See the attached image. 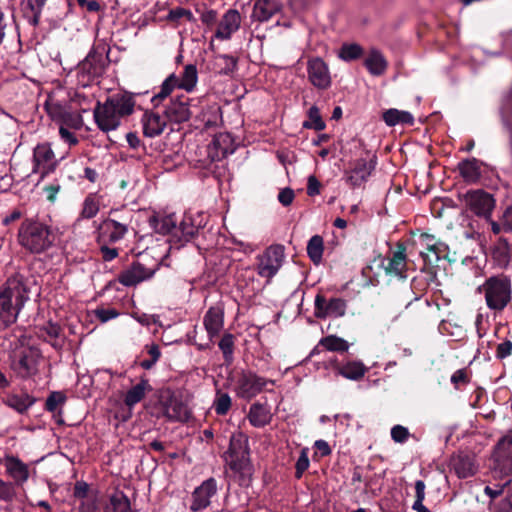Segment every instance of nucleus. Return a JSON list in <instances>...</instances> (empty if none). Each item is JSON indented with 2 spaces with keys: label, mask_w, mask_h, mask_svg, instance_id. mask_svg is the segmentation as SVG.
Returning a JSON list of instances; mask_svg holds the SVG:
<instances>
[{
  "label": "nucleus",
  "mask_w": 512,
  "mask_h": 512,
  "mask_svg": "<svg viewBox=\"0 0 512 512\" xmlns=\"http://www.w3.org/2000/svg\"><path fill=\"white\" fill-rule=\"evenodd\" d=\"M319 345L328 351L339 353L347 352L349 349V343L336 335H328L321 338Z\"/></svg>",
  "instance_id": "37998d69"
},
{
  "label": "nucleus",
  "mask_w": 512,
  "mask_h": 512,
  "mask_svg": "<svg viewBox=\"0 0 512 512\" xmlns=\"http://www.w3.org/2000/svg\"><path fill=\"white\" fill-rule=\"evenodd\" d=\"M450 467L461 479L473 476L477 470L473 457L465 453L453 455L450 459Z\"/></svg>",
  "instance_id": "393cba45"
},
{
  "label": "nucleus",
  "mask_w": 512,
  "mask_h": 512,
  "mask_svg": "<svg viewBox=\"0 0 512 512\" xmlns=\"http://www.w3.org/2000/svg\"><path fill=\"white\" fill-rule=\"evenodd\" d=\"M409 437L410 432L408 428L399 424L391 428V438L394 442L403 444L409 439Z\"/></svg>",
  "instance_id": "bf43d9fd"
},
{
  "label": "nucleus",
  "mask_w": 512,
  "mask_h": 512,
  "mask_svg": "<svg viewBox=\"0 0 512 512\" xmlns=\"http://www.w3.org/2000/svg\"><path fill=\"white\" fill-rule=\"evenodd\" d=\"M183 20L190 23H196L197 21L191 10L183 7L170 9L166 16V21L171 23L174 27H178Z\"/></svg>",
  "instance_id": "ea45409f"
},
{
  "label": "nucleus",
  "mask_w": 512,
  "mask_h": 512,
  "mask_svg": "<svg viewBox=\"0 0 512 512\" xmlns=\"http://www.w3.org/2000/svg\"><path fill=\"white\" fill-rule=\"evenodd\" d=\"M203 324L210 340L219 336L224 325V310L221 306L210 307L203 318Z\"/></svg>",
  "instance_id": "b1692460"
},
{
  "label": "nucleus",
  "mask_w": 512,
  "mask_h": 512,
  "mask_svg": "<svg viewBox=\"0 0 512 512\" xmlns=\"http://www.w3.org/2000/svg\"><path fill=\"white\" fill-rule=\"evenodd\" d=\"M308 454H309L308 447H303L300 450V455L295 463V474H294L295 478L298 480L302 478L303 474L308 470V468L310 466V460H309Z\"/></svg>",
  "instance_id": "5fc2aeb1"
},
{
  "label": "nucleus",
  "mask_w": 512,
  "mask_h": 512,
  "mask_svg": "<svg viewBox=\"0 0 512 512\" xmlns=\"http://www.w3.org/2000/svg\"><path fill=\"white\" fill-rule=\"evenodd\" d=\"M149 225L156 233L170 235L171 247L179 249L198 235L200 229L205 227L206 220L202 213L196 216L185 213L177 225L174 214L164 216L156 214L149 218Z\"/></svg>",
  "instance_id": "f257e3e1"
},
{
  "label": "nucleus",
  "mask_w": 512,
  "mask_h": 512,
  "mask_svg": "<svg viewBox=\"0 0 512 512\" xmlns=\"http://www.w3.org/2000/svg\"><path fill=\"white\" fill-rule=\"evenodd\" d=\"M197 80L198 72L196 66L188 64L184 67L181 79H178L179 88L184 89L187 92H191L195 88Z\"/></svg>",
  "instance_id": "a19ab883"
},
{
  "label": "nucleus",
  "mask_w": 512,
  "mask_h": 512,
  "mask_svg": "<svg viewBox=\"0 0 512 512\" xmlns=\"http://www.w3.org/2000/svg\"><path fill=\"white\" fill-rule=\"evenodd\" d=\"M335 370L346 379L359 381L364 377L368 368L361 361L350 360L342 365L336 364Z\"/></svg>",
  "instance_id": "c85d7f7f"
},
{
  "label": "nucleus",
  "mask_w": 512,
  "mask_h": 512,
  "mask_svg": "<svg viewBox=\"0 0 512 512\" xmlns=\"http://www.w3.org/2000/svg\"><path fill=\"white\" fill-rule=\"evenodd\" d=\"M60 190L61 185L58 182L43 187V192L46 195V199L51 203L55 202L56 196Z\"/></svg>",
  "instance_id": "774afa93"
},
{
  "label": "nucleus",
  "mask_w": 512,
  "mask_h": 512,
  "mask_svg": "<svg viewBox=\"0 0 512 512\" xmlns=\"http://www.w3.org/2000/svg\"><path fill=\"white\" fill-rule=\"evenodd\" d=\"M93 100V94H85L81 89H77L71 96V102L78 105L79 111L83 113L91 110Z\"/></svg>",
  "instance_id": "3c124183"
},
{
  "label": "nucleus",
  "mask_w": 512,
  "mask_h": 512,
  "mask_svg": "<svg viewBox=\"0 0 512 512\" xmlns=\"http://www.w3.org/2000/svg\"><path fill=\"white\" fill-rule=\"evenodd\" d=\"M364 66L373 76L383 75L387 68L388 62L384 55L378 49H371L368 56L364 60Z\"/></svg>",
  "instance_id": "c756f323"
},
{
  "label": "nucleus",
  "mask_w": 512,
  "mask_h": 512,
  "mask_svg": "<svg viewBox=\"0 0 512 512\" xmlns=\"http://www.w3.org/2000/svg\"><path fill=\"white\" fill-rule=\"evenodd\" d=\"M67 400L66 395L63 392L60 391H53L49 394V396L46 399L45 402V410L51 413L58 412L61 413L60 410H58L59 407H61Z\"/></svg>",
  "instance_id": "603ef678"
},
{
  "label": "nucleus",
  "mask_w": 512,
  "mask_h": 512,
  "mask_svg": "<svg viewBox=\"0 0 512 512\" xmlns=\"http://www.w3.org/2000/svg\"><path fill=\"white\" fill-rule=\"evenodd\" d=\"M307 74L311 84L319 90H327L332 83L328 65L320 57L307 62Z\"/></svg>",
  "instance_id": "dca6fc26"
},
{
  "label": "nucleus",
  "mask_w": 512,
  "mask_h": 512,
  "mask_svg": "<svg viewBox=\"0 0 512 512\" xmlns=\"http://www.w3.org/2000/svg\"><path fill=\"white\" fill-rule=\"evenodd\" d=\"M466 207L479 217L489 219L495 208V199L483 189L469 190L463 195Z\"/></svg>",
  "instance_id": "9b49d317"
},
{
  "label": "nucleus",
  "mask_w": 512,
  "mask_h": 512,
  "mask_svg": "<svg viewBox=\"0 0 512 512\" xmlns=\"http://www.w3.org/2000/svg\"><path fill=\"white\" fill-rule=\"evenodd\" d=\"M7 473L17 483H24L29 478L28 466L16 456H7L4 462Z\"/></svg>",
  "instance_id": "cd10ccee"
},
{
  "label": "nucleus",
  "mask_w": 512,
  "mask_h": 512,
  "mask_svg": "<svg viewBox=\"0 0 512 512\" xmlns=\"http://www.w3.org/2000/svg\"><path fill=\"white\" fill-rule=\"evenodd\" d=\"M363 48L357 43H344L339 51V58L344 61H353L362 57Z\"/></svg>",
  "instance_id": "49530a36"
},
{
  "label": "nucleus",
  "mask_w": 512,
  "mask_h": 512,
  "mask_svg": "<svg viewBox=\"0 0 512 512\" xmlns=\"http://www.w3.org/2000/svg\"><path fill=\"white\" fill-rule=\"evenodd\" d=\"M247 418L253 427L262 428L270 424L272 414L266 403L255 402L250 406Z\"/></svg>",
  "instance_id": "a878e982"
},
{
  "label": "nucleus",
  "mask_w": 512,
  "mask_h": 512,
  "mask_svg": "<svg viewBox=\"0 0 512 512\" xmlns=\"http://www.w3.org/2000/svg\"><path fill=\"white\" fill-rule=\"evenodd\" d=\"M308 120L303 122V128L313 129L315 131H322L325 129L326 124L321 117L320 110L317 106H312L308 110Z\"/></svg>",
  "instance_id": "a18cd8bd"
},
{
  "label": "nucleus",
  "mask_w": 512,
  "mask_h": 512,
  "mask_svg": "<svg viewBox=\"0 0 512 512\" xmlns=\"http://www.w3.org/2000/svg\"><path fill=\"white\" fill-rule=\"evenodd\" d=\"M268 383L274 385L275 381L260 377L255 372L243 370L237 379L238 396L251 399L261 393Z\"/></svg>",
  "instance_id": "ddd939ff"
},
{
  "label": "nucleus",
  "mask_w": 512,
  "mask_h": 512,
  "mask_svg": "<svg viewBox=\"0 0 512 512\" xmlns=\"http://www.w3.org/2000/svg\"><path fill=\"white\" fill-rule=\"evenodd\" d=\"M307 255L314 265H319L322 262L324 252V240L320 235L312 236L306 247Z\"/></svg>",
  "instance_id": "4c0bfd02"
},
{
  "label": "nucleus",
  "mask_w": 512,
  "mask_h": 512,
  "mask_svg": "<svg viewBox=\"0 0 512 512\" xmlns=\"http://www.w3.org/2000/svg\"><path fill=\"white\" fill-rule=\"evenodd\" d=\"M103 512H131L130 500L124 492H115L104 505Z\"/></svg>",
  "instance_id": "c9c22d12"
},
{
  "label": "nucleus",
  "mask_w": 512,
  "mask_h": 512,
  "mask_svg": "<svg viewBox=\"0 0 512 512\" xmlns=\"http://www.w3.org/2000/svg\"><path fill=\"white\" fill-rule=\"evenodd\" d=\"M489 309L502 311L511 300V281L506 276H492L483 284Z\"/></svg>",
  "instance_id": "0eeeda50"
},
{
  "label": "nucleus",
  "mask_w": 512,
  "mask_h": 512,
  "mask_svg": "<svg viewBox=\"0 0 512 512\" xmlns=\"http://www.w3.org/2000/svg\"><path fill=\"white\" fill-rule=\"evenodd\" d=\"M108 243H103L100 246V253L103 261L110 262L118 257L119 250L117 248H110Z\"/></svg>",
  "instance_id": "0e129e2a"
},
{
  "label": "nucleus",
  "mask_w": 512,
  "mask_h": 512,
  "mask_svg": "<svg viewBox=\"0 0 512 512\" xmlns=\"http://www.w3.org/2000/svg\"><path fill=\"white\" fill-rule=\"evenodd\" d=\"M108 65L109 59L105 47H92L76 67L77 84L82 89L90 86L104 75Z\"/></svg>",
  "instance_id": "423d86ee"
},
{
  "label": "nucleus",
  "mask_w": 512,
  "mask_h": 512,
  "mask_svg": "<svg viewBox=\"0 0 512 512\" xmlns=\"http://www.w3.org/2000/svg\"><path fill=\"white\" fill-rule=\"evenodd\" d=\"M443 244L440 242L432 243V246H427V250L433 254V256L429 255L428 253L421 252V256L423 257V260L425 264L433 265L437 263L444 253Z\"/></svg>",
  "instance_id": "6e6d98bb"
},
{
  "label": "nucleus",
  "mask_w": 512,
  "mask_h": 512,
  "mask_svg": "<svg viewBox=\"0 0 512 512\" xmlns=\"http://www.w3.org/2000/svg\"><path fill=\"white\" fill-rule=\"evenodd\" d=\"M151 390L152 386L149 384V380L145 376H142L140 382L126 392L124 397L125 405L130 408L135 406L144 399L146 392Z\"/></svg>",
  "instance_id": "2f4dec72"
},
{
  "label": "nucleus",
  "mask_w": 512,
  "mask_h": 512,
  "mask_svg": "<svg viewBox=\"0 0 512 512\" xmlns=\"http://www.w3.org/2000/svg\"><path fill=\"white\" fill-rule=\"evenodd\" d=\"M31 281L20 273L10 276L0 290V330L16 322L29 299Z\"/></svg>",
  "instance_id": "f03ea898"
},
{
  "label": "nucleus",
  "mask_w": 512,
  "mask_h": 512,
  "mask_svg": "<svg viewBox=\"0 0 512 512\" xmlns=\"http://www.w3.org/2000/svg\"><path fill=\"white\" fill-rule=\"evenodd\" d=\"M470 373L467 368L458 369L451 376V383L455 389H460L461 386L467 385L470 382Z\"/></svg>",
  "instance_id": "13d9d810"
},
{
  "label": "nucleus",
  "mask_w": 512,
  "mask_h": 512,
  "mask_svg": "<svg viewBox=\"0 0 512 512\" xmlns=\"http://www.w3.org/2000/svg\"><path fill=\"white\" fill-rule=\"evenodd\" d=\"M95 315L100 322L105 323L118 317L119 312L115 308H97L95 310Z\"/></svg>",
  "instance_id": "680f3d73"
},
{
  "label": "nucleus",
  "mask_w": 512,
  "mask_h": 512,
  "mask_svg": "<svg viewBox=\"0 0 512 512\" xmlns=\"http://www.w3.org/2000/svg\"><path fill=\"white\" fill-rule=\"evenodd\" d=\"M36 398L29 395L28 393L11 394L8 395L4 403L10 408L14 409L20 414H24L27 410L34 405Z\"/></svg>",
  "instance_id": "72a5a7b5"
},
{
  "label": "nucleus",
  "mask_w": 512,
  "mask_h": 512,
  "mask_svg": "<svg viewBox=\"0 0 512 512\" xmlns=\"http://www.w3.org/2000/svg\"><path fill=\"white\" fill-rule=\"evenodd\" d=\"M376 158L367 161L364 158L357 159L353 168L347 172L346 182L352 187H360L365 183L371 172L375 169Z\"/></svg>",
  "instance_id": "aec40b11"
},
{
  "label": "nucleus",
  "mask_w": 512,
  "mask_h": 512,
  "mask_svg": "<svg viewBox=\"0 0 512 512\" xmlns=\"http://www.w3.org/2000/svg\"><path fill=\"white\" fill-rule=\"evenodd\" d=\"M34 171L36 168L41 169V177H45L49 173L56 170L59 161L55 158V154L50 143H39L33 150Z\"/></svg>",
  "instance_id": "2eb2a0df"
},
{
  "label": "nucleus",
  "mask_w": 512,
  "mask_h": 512,
  "mask_svg": "<svg viewBox=\"0 0 512 512\" xmlns=\"http://www.w3.org/2000/svg\"><path fill=\"white\" fill-rule=\"evenodd\" d=\"M162 114L168 123L181 124L188 121L191 116L189 98L184 95L171 98L164 106Z\"/></svg>",
  "instance_id": "f3484780"
},
{
  "label": "nucleus",
  "mask_w": 512,
  "mask_h": 512,
  "mask_svg": "<svg viewBox=\"0 0 512 512\" xmlns=\"http://www.w3.org/2000/svg\"><path fill=\"white\" fill-rule=\"evenodd\" d=\"M279 10L275 0H258L253 9V17L260 22L268 21Z\"/></svg>",
  "instance_id": "f704fd0d"
},
{
  "label": "nucleus",
  "mask_w": 512,
  "mask_h": 512,
  "mask_svg": "<svg viewBox=\"0 0 512 512\" xmlns=\"http://www.w3.org/2000/svg\"><path fill=\"white\" fill-rule=\"evenodd\" d=\"M384 270L388 276H394L402 280L407 278L406 246L403 243L397 244V249L393 252L392 257L389 258L387 265L384 266Z\"/></svg>",
  "instance_id": "412c9836"
},
{
  "label": "nucleus",
  "mask_w": 512,
  "mask_h": 512,
  "mask_svg": "<svg viewBox=\"0 0 512 512\" xmlns=\"http://www.w3.org/2000/svg\"><path fill=\"white\" fill-rule=\"evenodd\" d=\"M241 23V16L237 10L230 9L222 17L218 24L215 36L221 40H228L236 32Z\"/></svg>",
  "instance_id": "5701e85b"
},
{
  "label": "nucleus",
  "mask_w": 512,
  "mask_h": 512,
  "mask_svg": "<svg viewBox=\"0 0 512 512\" xmlns=\"http://www.w3.org/2000/svg\"><path fill=\"white\" fill-rule=\"evenodd\" d=\"M512 353V341L505 340L502 343L497 345L496 348V357L498 359H504L508 356H510Z\"/></svg>",
  "instance_id": "338daca9"
},
{
  "label": "nucleus",
  "mask_w": 512,
  "mask_h": 512,
  "mask_svg": "<svg viewBox=\"0 0 512 512\" xmlns=\"http://www.w3.org/2000/svg\"><path fill=\"white\" fill-rule=\"evenodd\" d=\"M90 486L85 481H77L73 487V496L81 501L91 499L89 497Z\"/></svg>",
  "instance_id": "052dcab7"
},
{
  "label": "nucleus",
  "mask_w": 512,
  "mask_h": 512,
  "mask_svg": "<svg viewBox=\"0 0 512 512\" xmlns=\"http://www.w3.org/2000/svg\"><path fill=\"white\" fill-rule=\"evenodd\" d=\"M14 496L15 490L13 485L0 480V499L4 501H11Z\"/></svg>",
  "instance_id": "e2e57ef3"
},
{
  "label": "nucleus",
  "mask_w": 512,
  "mask_h": 512,
  "mask_svg": "<svg viewBox=\"0 0 512 512\" xmlns=\"http://www.w3.org/2000/svg\"><path fill=\"white\" fill-rule=\"evenodd\" d=\"M99 201L93 194H89L82 205L80 217L83 219H92L99 212Z\"/></svg>",
  "instance_id": "de8ad7c7"
},
{
  "label": "nucleus",
  "mask_w": 512,
  "mask_h": 512,
  "mask_svg": "<svg viewBox=\"0 0 512 512\" xmlns=\"http://www.w3.org/2000/svg\"><path fill=\"white\" fill-rule=\"evenodd\" d=\"M176 87H179L178 77L175 74H171L163 81L160 91L151 98L153 108L157 109Z\"/></svg>",
  "instance_id": "e433bc0d"
},
{
  "label": "nucleus",
  "mask_w": 512,
  "mask_h": 512,
  "mask_svg": "<svg viewBox=\"0 0 512 512\" xmlns=\"http://www.w3.org/2000/svg\"><path fill=\"white\" fill-rule=\"evenodd\" d=\"M511 246L507 238L500 237L493 249L494 259L501 265H507L510 261Z\"/></svg>",
  "instance_id": "c03bdc74"
},
{
  "label": "nucleus",
  "mask_w": 512,
  "mask_h": 512,
  "mask_svg": "<svg viewBox=\"0 0 512 512\" xmlns=\"http://www.w3.org/2000/svg\"><path fill=\"white\" fill-rule=\"evenodd\" d=\"M45 110L54 121L68 123V120L72 118V113L68 112L59 101H46Z\"/></svg>",
  "instance_id": "58836bf2"
},
{
  "label": "nucleus",
  "mask_w": 512,
  "mask_h": 512,
  "mask_svg": "<svg viewBox=\"0 0 512 512\" xmlns=\"http://www.w3.org/2000/svg\"><path fill=\"white\" fill-rule=\"evenodd\" d=\"M41 357L40 350L35 347L23 348L14 364L15 370L22 378H29L38 372V362Z\"/></svg>",
  "instance_id": "a211bd4d"
},
{
  "label": "nucleus",
  "mask_w": 512,
  "mask_h": 512,
  "mask_svg": "<svg viewBox=\"0 0 512 512\" xmlns=\"http://www.w3.org/2000/svg\"><path fill=\"white\" fill-rule=\"evenodd\" d=\"M17 237L21 247L32 254L45 252L53 245L55 239L51 227L34 218L22 221Z\"/></svg>",
  "instance_id": "39448f33"
},
{
  "label": "nucleus",
  "mask_w": 512,
  "mask_h": 512,
  "mask_svg": "<svg viewBox=\"0 0 512 512\" xmlns=\"http://www.w3.org/2000/svg\"><path fill=\"white\" fill-rule=\"evenodd\" d=\"M157 402L156 405L161 406L166 409H170L169 407L176 400V395L171 388H161L157 391Z\"/></svg>",
  "instance_id": "4d7b16f0"
},
{
  "label": "nucleus",
  "mask_w": 512,
  "mask_h": 512,
  "mask_svg": "<svg viewBox=\"0 0 512 512\" xmlns=\"http://www.w3.org/2000/svg\"><path fill=\"white\" fill-rule=\"evenodd\" d=\"M225 460L230 469L239 475V484L249 486L254 469L250 460L249 440L244 433L232 434Z\"/></svg>",
  "instance_id": "20e7f679"
},
{
  "label": "nucleus",
  "mask_w": 512,
  "mask_h": 512,
  "mask_svg": "<svg viewBox=\"0 0 512 512\" xmlns=\"http://www.w3.org/2000/svg\"><path fill=\"white\" fill-rule=\"evenodd\" d=\"M99 510L97 498L92 497L80 502L78 506V512H97Z\"/></svg>",
  "instance_id": "69168bd1"
},
{
  "label": "nucleus",
  "mask_w": 512,
  "mask_h": 512,
  "mask_svg": "<svg viewBox=\"0 0 512 512\" xmlns=\"http://www.w3.org/2000/svg\"><path fill=\"white\" fill-rule=\"evenodd\" d=\"M284 246L281 244H274L269 246L264 254L259 257L257 265V273L259 276L267 279L273 278L284 260Z\"/></svg>",
  "instance_id": "f8f14e48"
},
{
  "label": "nucleus",
  "mask_w": 512,
  "mask_h": 512,
  "mask_svg": "<svg viewBox=\"0 0 512 512\" xmlns=\"http://www.w3.org/2000/svg\"><path fill=\"white\" fill-rule=\"evenodd\" d=\"M116 210H111L109 216L105 218L97 227L98 243L114 244L125 238L128 233L130 221L126 218H116Z\"/></svg>",
  "instance_id": "6e6552de"
},
{
  "label": "nucleus",
  "mask_w": 512,
  "mask_h": 512,
  "mask_svg": "<svg viewBox=\"0 0 512 512\" xmlns=\"http://www.w3.org/2000/svg\"><path fill=\"white\" fill-rule=\"evenodd\" d=\"M347 301L340 297L327 299L320 291L314 300V316L317 319L341 318L345 316Z\"/></svg>",
  "instance_id": "9d476101"
},
{
  "label": "nucleus",
  "mask_w": 512,
  "mask_h": 512,
  "mask_svg": "<svg viewBox=\"0 0 512 512\" xmlns=\"http://www.w3.org/2000/svg\"><path fill=\"white\" fill-rule=\"evenodd\" d=\"M382 119L387 126L393 127L397 124L413 126L414 117L408 111H401L395 108H390L383 112Z\"/></svg>",
  "instance_id": "473e14b6"
},
{
  "label": "nucleus",
  "mask_w": 512,
  "mask_h": 512,
  "mask_svg": "<svg viewBox=\"0 0 512 512\" xmlns=\"http://www.w3.org/2000/svg\"><path fill=\"white\" fill-rule=\"evenodd\" d=\"M481 162L477 158H468L460 161L457 165L459 174L466 183H477L481 178Z\"/></svg>",
  "instance_id": "bb28decb"
},
{
  "label": "nucleus",
  "mask_w": 512,
  "mask_h": 512,
  "mask_svg": "<svg viewBox=\"0 0 512 512\" xmlns=\"http://www.w3.org/2000/svg\"><path fill=\"white\" fill-rule=\"evenodd\" d=\"M495 468L503 475H512V431L502 436L493 449Z\"/></svg>",
  "instance_id": "4468645a"
},
{
  "label": "nucleus",
  "mask_w": 512,
  "mask_h": 512,
  "mask_svg": "<svg viewBox=\"0 0 512 512\" xmlns=\"http://www.w3.org/2000/svg\"><path fill=\"white\" fill-rule=\"evenodd\" d=\"M146 258V256L140 255L138 260L134 261L129 268L119 274L118 281L126 287H131L152 278L159 264L156 263L148 267Z\"/></svg>",
  "instance_id": "1a4fd4ad"
},
{
  "label": "nucleus",
  "mask_w": 512,
  "mask_h": 512,
  "mask_svg": "<svg viewBox=\"0 0 512 512\" xmlns=\"http://www.w3.org/2000/svg\"><path fill=\"white\" fill-rule=\"evenodd\" d=\"M170 421H187L190 417V412L182 400L176 398L173 404L169 407Z\"/></svg>",
  "instance_id": "09e8293b"
},
{
  "label": "nucleus",
  "mask_w": 512,
  "mask_h": 512,
  "mask_svg": "<svg viewBox=\"0 0 512 512\" xmlns=\"http://www.w3.org/2000/svg\"><path fill=\"white\" fill-rule=\"evenodd\" d=\"M218 346L223 354L225 364L231 365L234 360L235 336L231 333H224Z\"/></svg>",
  "instance_id": "79ce46f5"
},
{
  "label": "nucleus",
  "mask_w": 512,
  "mask_h": 512,
  "mask_svg": "<svg viewBox=\"0 0 512 512\" xmlns=\"http://www.w3.org/2000/svg\"><path fill=\"white\" fill-rule=\"evenodd\" d=\"M134 94L124 92L108 97L104 103L96 102L93 116L97 127L108 132L115 130L121 123V118L130 116L134 112Z\"/></svg>",
  "instance_id": "7ed1b4c3"
},
{
  "label": "nucleus",
  "mask_w": 512,
  "mask_h": 512,
  "mask_svg": "<svg viewBox=\"0 0 512 512\" xmlns=\"http://www.w3.org/2000/svg\"><path fill=\"white\" fill-rule=\"evenodd\" d=\"M217 493V481L215 478L210 477L203 481L192 493V503L190 509L193 512L202 511L207 508L211 501L210 499Z\"/></svg>",
  "instance_id": "6ab92c4d"
},
{
  "label": "nucleus",
  "mask_w": 512,
  "mask_h": 512,
  "mask_svg": "<svg viewBox=\"0 0 512 512\" xmlns=\"http://www.w3.org/2000/svg\"><path fill=\"white\" fill-rule=\"evenodd\" d=\"M232 405L231 397L227 393L217 392L213 402V408L217 415H226Z\"/></svg>",
  "instance_id": "864d4df0"
},
{
  "label": "nucleus",
  "mask_w": 512,
  "mask_h": 512,
  "mask_svg": "<svg viewBox=\"0 0 512 512\" xmlns=\"http://www.w3.org/2000/svg\"><path fill=\"white\" fill-rule=\"evenodd\" d=\"M23 16L33 27H37L40 22L41 13L40 8H37L33 0H27L23 5Z\"/></svg>",
  "instance_id": "8fccbe9b"
},
{
  "label": "nucleus",
  "mask_w": 512,
  "mask_h": 512,
  "mask_svg": "<svg viewBox=\"0 0 512 512\" xmlns=\"http://www.w3.org/2000/svg\"><path fill=\"white\" fill-rule=\"evenodd\" d=\"M141 122L144 136L151 138L160 135L168 123L164 115L154 110H146Z\"/></svg>",
  "instance_id": "4be33fe9"
},
{
  "label": "nucleus",
  "mask_w": 512,
  "mask_h": 512,
  "mask_svg": "<svg viewBox=\"0 0 512 512\" xmlns=\"http://www.w3.org/2000/svg\"><path fill=\"white\" fill-rule=\"evenodd\" d=\"M211 145L212 147L210 149L215 150L214 153L210 151V155L213 160L223 159L234 152V148L231 147L232 137L228 133L216 135L213 138Z\"/></svg>",
  "instance_id": "7c9ffc66"
}]
</instances>
